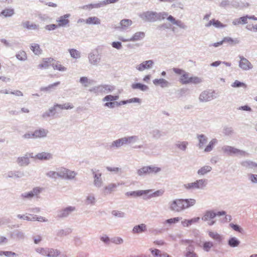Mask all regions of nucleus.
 I'll return each instance as SVG.
<instances>
[{
    "label": "nucleus",
    "mask_w": 257,
    "mask_h": 257,
    "mask_svg": "<svg viewBox=\"0 0 257 257\" xmlns=\"http://www.w3.org/2000/svg\"><path fill=\"white\" fill-rule=\"evenodd\" d=\"M196 203L194 199H176L169 203V208L173 212H181L194 206Z\"/></svg>",
    "instance_id": "1"
},
{
    "label": "nucleus",
    "mask_w": 257,
    "mask_h": 257,
    "mask_svg": "<svg viewBox=\"0 0 257 257\" xmlns=\"http://www.w3.org/2000/svg\"><path fill=\"white\" fill-rule=\"evenodd\" d=\"M158 21H162L166 19L170 23L173 25H176L179 28L186 30L187 26L185 25L183 22L179 20H176V19L168 14L166 12H162L158 13Z\"/></svg>",
    "instance_id": "2"
},
{
    "label": "nucleus",
    "mask_w": 257,
    "mask_h": 257,
    "mask_svg": "<svg viewBox=\"0 0 257 257\" xmlns=\"http://www.w3.org/2000/svg\"><path fill=\"white\" fill-rule=\"evenodd\" d=\"M162 171V168L155 165L143 166L137 170V174L140 177L147 175H157Z\"/></svg>",
    "instance_id": "3"
},
{
    "label": "nucleus",
    "mask_w": 257,
    "mask_h": 257,
    "mask_svg": "<svg viewBox=\"0 0 257 257\" xmlns=\"http://www.w3.org/2000/svg\"><path fill=\"white\" fill-rule=\"evenodd\" d=\"M57 178L65 180H73L75 178L77 173L73 171L63 167L56 169Z\"/></svg>",
    "instance_id": "4"
},
{
    "label": "nucleus",
    "mask_w": 257,
    "mask_h": 257,
    "mask_svg": "<svg viewBox=\"0 0 257 257\" xmlns=\"http://www.w3.org/2000/svg\"><path fill=\"white\" fill-rule=\"evenodd\" d=\"M222 151L227 155H236L238 157H245L248 154L244 151L241 150L230 146H224L222 148Z\"/></svg>",
    "instance_id": "5"
},
{
    "label": "nucleus",
    "mask_w": 257,
    "mask_h": 257,
    "mask_svg": "<svg viewBox=\"0 0 257 257\" xmlns=\"http://www.w3.org/2000/svg\"><path fill=\"white\" fill-rule=\"evenodd\" d=\"M115 89V87L112 85L103 84L95 86L89 90L96 94L104 93L108 94L113 92Z\"/></svg>",
    "instance_id": "6"
},
{
    "label": "nucleus",
    "mask_w": 257,
    "mask_h": 257,
    "mask_svg": "<svg viewBox=\"0 0 257 257\" xmlns=\"http://www.w3.org/2000/svg\"><path fill=\"white\" fill-rule=\"evenodd\" d=\"M158 13L152 11L144 12L139 15V17L144 21L155 22L158 21Z\"/></svg>",
    "instance_id": "7"
},
{
    "label": "nucleus",
    "mask_w": 257,
    "mask_h": 257,
    "mask_svg": "<svg viewBox=\"0 0 257 257\" xmlns=\"http://www.w3.org/2000/svg\"><path fill=\"white\" fill-rule=\"evenodd\" d=\"M217 97V95L214 91L205 90L200 93L199 100L201 102H205L215 99Z\"/></svg>",
    "instance_id": "8"
},
{
    "label": "nucleus",
    "mask_w": 257,
    "mask_h": 257,
    "mask_svg": "<svg viewBox=\"0 0 257 257\" xmlns=\"http://www.w3.org/2000/svg\"><path fill=\"white\" fill-rule=\"evenodd\" d=\"M42 190V189L40 187L34 188L30 191L22 193L20 198L23 200H31L33 197L38 196Z\"/></svg>",
    "instance_id": "9"
},
{
    "label": "nucleus",
    "mask_w": 257,
    "mask_h": 257,
    "mask_svg": "<svg viewBox=\"0 0 257 257\" xmlns=\"http://www.w3.org/2000/svg\"><path fill=\"white\" fill-rule=\"evenodd\" d=\"M240 164L241 167L245 171L255 172L257 168V163L251 160L242 161Z\"/></svg>",
    "instance_id": "10"
},
{
    "label": "nucleus",
    "mask_w": 257,
    "mask_h": 257,
    "mask_svg": "<svg viewBox=\"0 0 257 257\" xmlns=\"http://www.w3.org/2000/svg\"><path fill=\"white\" fill-rule=\"evenodd\" d=\"M88 59L90 64L97 66L101 61V56L97 51H92L88 54Z\"/></svg>",
    "instance_id": "11"
},
{
    "label": "nucleus",
    "mask_w": 257,
    "mask_h": 257,
    "mask_svg": "<svg viewBox=\"0 0 257 257\" xmlns=\"http://www.w3.org/2000/svg\"><path fill=\"white\" fill-rule=\"evenodd\" d=\"M240 60L239 61L238 66L242 70L247 71L253 68L252 64L242 56H238Z\"/></svg>",
    "instance_id": "12"
},
{
    "label": "nucleus",
    "mask_w": 257,
    "mask_h": 257,
    "mask_svg": "<svg viewBox=\"0 0 257 257\" xmlns=\"http://www.w3.org/2000/svg\"><path fill=\"white\" fill-rule=\"evenodd\" d=\"M75 211H76L75 207L69 206L59 210L58 212L57 216L59 218H66Z\"/></svg>",
    "instance_id": "13"
},
{
    "label": "nucleus",
    "mask_w": 257,
    "mask_h": 257,
    "mask_svg": "<svg viewBox=\"0 0 257 257\" xmlns=\"http://www.w3.org/2000/svg\"><path fill=\"white\" fill-rule=\"evenodd\" d=\"M154 65V62L152 60L143 61L141 64L137 65L136 68L139 71L142 72L146 69H151Z\"/></svg>",
    "instance_id": "14"
},
{
    "label": "nucleus",
    "mask_w": 257,
    "mask_h": 257,
    "mask_svg": "<svg viewBox=\"0 0 257 257\" xmlns=\"http://www.w3.org/2000/svg\"><path fill=\"white\" fill-rule=\"evenodd\" d=\"M6 179H19L24 176L23 172L19 170L10 171L4 175Z\"/></svg>",
    "instance_id": "15"
},
{
    "label": "nucleus",
    "mask_w": 257,
    "mask_h": 257,
    "mask_svg": "<svg viewBox=\"0 0 257 257\" xmlns=\"http://www.w3.org/2000/svg\"><path fill=\"white\" fill-rule=\"evenodd\" d=\"M185 243L188 244L189 245L184 252L185 257H197L196 253L194 251V247L193 244V241L186 240L185 241Z\"/></svg>",
    "instance_id": "16"
},
{
    "label": "nucleus",
    "mask_w": 257,
    "mask_h": 257,
    "mask_svg": "<svg viewBox=\"0 0 257 257\" xmlns=\"http://www.w3.org/2000/svg\"><path fill=\"white\" fill-rule=\"evenodd\" d=\"M151 190H138L134 191L127 192L125 193V195L127 197H132L133 198H137L144 196L149 193Z\"/></svg>",
    "instance_id": "17"
},
{
    "label": "nucleus",
    "mask_w": 257,
    "mask_h": 257,
    "mask_svg": "<svg viewBox=\"0 0 257 257\" xmlns=\"http://www.w3.org/2000/svg\"><path fill=\"white\" fill-rule=\"evenodd\" d=\"M16 162L20 167H26L28 166L30 163V160L29 158L28 153L23 156L18 157Z\"/></svg>",
    "instance_id": "18"
},
{
    "label": "nucleus",
    "mask_w": 257,
    "mask_h": 257,
    "mask_svg": "<svg viewBox=\"0 0 257 257\" xmlns=\"http://www.w3.org/2000/svg\"><path fill=\"white\" fill-rule=\"evenodd\" d=\"M193 183L194 190H203L207 184V180L205 179H199L193 182Z\"/></svg>",
    "instance_id": "19"
},
{
    "label": "nucleus",
    "mask_w": 257,
    "mask_h": 257,
    "mask_svg": "<svg viewBox=\"0 0 257 257\" xmlns=\"http://www.w3.org/2000/svg\"><path fill=\"white\" fill-rule=\"evenodd\" d=\"M153 84L156 86H160L161 88H166L170 86L171 83L163 78L155 79L153 81Z\"/></svg>",
    "instance_id": "20"
},
{
    "label": "nucleus",
    "mask_w": 257,
    "mask_h": 257,
    "mask_svg": "<svg viewBox=\"0 0 257 257\" xmlns=\"http://www.w3.org/2000/svg\"><path fill=\"white\" fill-rule=\"evenodd\" d=\"M57 106H55V104L53 107H50L48 110L44 112L42 117L44 119H46L48 117H54L56 114Z\"/></svg>",
    "instance_id": "21"
},
{
    "label": "nucleus",
    "mask_w": 257,
    "mask_h": 257,
    "mask_svg": "<svg viewBox=\"0 0 257 257\" xmlns=\"http://www.w3.org/2000/svg\"><path fill=\"white\" fill-rule=\"evenodd\" d=\"M35 157L41 161H48L52 159L53 155L50 153L44 152L37 154Z\"/></svg>",
    "instance_id": "22"
},
{
    "label": "nucleus",
    "mask_w": 257,
    "mask_h": 257,
    "mask_svg": "<svg viewBox=\"0 0 257 257\" xmlns=\"http://www.w3.org/2000/svg\"><path fill=\"white\" fill-rule=\"evenodd\" d=\"M119 185V183H110L103 188L102 193L105 195L110 194L112 192L114 191V189L118 187Z\"/></svg>",
    "instance_id": "23"
},
{
    "label": "nucleus",
    "mask_w": 257,
    "mask_h": 257,
    "mask_svg": "<svg viewBox=\"0 0 257 257\" xmlns=\"http://www.w3.org/2000/svg\"><path fill=\"white\" fill-rule=\"evenodd\" d=\"M70 14H67L61 16L57 20V22L59 23V27H65L69 23V21L68 19L70 17Z\"/></svg>",
    "instance_id": "24"
},
{
    "label": "nucleus",
    "mask_w": 257,
    "mask_h": 257,
    "mask_svg": "<svg viewBox=\"0 0 257 257\" xmlns=\"http://www.w3.org/2000/svg\"><path fill=\"white\" fill-rule=\"evenodd\" d=\"M49 132L47 130L44 128H40L36 130L34 132V139L44 138L47 137Z\"/></svg>",
    "instance_id": "25"
},
{
    "label": "nucleus",
    "mask_w": 257,
    "mask_h": 257,
    "mask_svg": "<svg viewBox=\"0 0 257 257\" xmlns=\"http://www.w3.org/2000/svg\"><path fill=\"white\" fill-rule=\"evenodd\" d=\"M211 26H213L216 28H223L225 27L226 25L221 23L218 20L213 19L210 20L207 23L205 24V26L206 28L210 27Z\"/></svg>",
    "instance_id": "26"
},
{
    "label": "nucleus",
    "mask_w": 257,
    "mask_h": 257,
    "mask_svg": "<svg viewBox=\"0 0 257 257\" xmlns=\"http://www.w3.org/2000/svg\"><path fill=\"white\" fill-rule=\"evenodd\" d=\"M84 202L85 204L86 205H94L96 202V199L95 196V195L93 193L88 194L86 196Z\"/></svg>",
    "instance_id": "27"
},
{
    "label": "nucleus",
    "mask_w": 257,
    "mask_h": 257,
    "mask_svg": "<svg viewBox=\"0 0 257 257\" xmlns=\"http://www.w3.org/2000/svg\"><path fill=\"white\" fill-rule=\"evenodd\" d=\"M93 174L94 178V186L97 188L101 187L103 185V181L101 178V174L93 173Z\"/></svg>",
    "instance_id": "28"
},
{
    "label": "nucleus",
    "mask_w": 257,
    "mask_h": 257,
    "mask_svg": "<svg viewBox=\"0 0 257 257\" xmlns=\"http://www.w3.org/2000/svg\"><path fill=\"white\" fill-rule=\"evenodd\" d=\"M133 22L130 19H123L120 21L119 23V26L116 28L120 29L121 30H127L132 25Z\"/></svg>",
    "instance_id": "29"
},
{
    "label": "nucleus",
    "mask_w": 257,
    "mask_h": 257,
    "mask_svg": "<svg viewBox=\"0 0 257 257\" xmlns=\"http://www.w3.org/2000/svg\"><path fill=\"white\" fill-rule=\"evenodd\" d=\"M216 216V212L213 210L206 211L203 217L202 220L204 221L207 222L214 219Z\"/></svg>",
    "instance_id": "30"
},
{
    "label": "nucleus",
    "mask_w": 257,
    "mask_h": 257,
    "mask_svg": "<svg viewBox=\"0 0 257 257\" xmlns=\"http://www.w3.org/2000/svg\"><path fill=\"white\" fill-rule=\"evenodd\" d=\"M125 144L126 142L124 137H123L113 141L110 145V148L118 149Z\"/></svg>",
    "instance_id": "31"
},
{
    "label": "nucleus",
    "mask_w": 257,
    "mask_h": 257,
    "mask_svg": "<svg viewBox=\"0 0 257 257\" xmlns=\"http://www.w3.org/2000/svg\"><path fill=\"white\" fill-rule=\"evenodd\" d=\"M147 230V225L145 224L142 223L135 226L132 230L133 233H141L145 232Z\"/></svg>",
    "instance_id": "32"
},
{
    "label": "nucleus",
    "mask_w": 257,
    "mask_h": 257,
    "mask_svg": "<svg viewBox=\"0 0 257 257\" xmlns=\"http://www.w3.org/2000/svg\"><path fill=\"white\" fill-rule=\"evenodd\" d=\"M212 170V167L209 165H205L201 167L197 171V174L200 176H204Z\"/></svg>",
    "instance_id": "33"
},
{
    "label": "nucleus",
    "mask_w": 257,
    "mask_h": 257,
    "mask_svg": "<svg viewBox=\"0 0 257 257\" xmlns=\"http://www.w3.org/2000/svg\"><path fill=\"white\" fill-rule=\"evenodd\" d=\"M192 76H190L189 73L185 72L180 78V81L183 84H187L191 83V78Z\"/></svg>",
    "instance_id": "34"
},
{
    "label": "nucleus",
    "mask_w": 257,
    "mask_h": 257,
    "mask_svg": "<svg viewBox=\"0 0 257 257\" xmlns=\"http://www.w3.org/2000/svg\"><path fill=\"white\" fill-rule=\"evenodd\" d=\"M131 87L133 89H139L144 92L147 91L149 89L147 85L141 83H133Z\"/></svg>",
    "instance_id": "35"
},
{
    "label": "nucleus",
    "mask_w": 257,
    "mask_h": 257,
    "mask_svg": "<svg viewBox=\"0 0 257 257\" xmlns=\"http://www.w3.org/2000/svg\"><path fill=\"white\" fill-rule=\"evenodd\" d=\"M23 28L28 30H37L38 29L39 26L35 24L31 23L30 21H26L22 23Z\"/></svg>",
    "instance_id": "36"
},
{
    "label": "nucleus",
    "mask_w": 257,
    "mask_h": 257,
    "mask_svg": "<svg viewBox=\"0 0 257 257\" xmlns=\"http://www.w3.org/2000/svg\"><path fill=\"white\" fill-rule=\"evenodd\" d=\"M100 20L96 17H90L85 20V23L88 25H100Z\"/></svg>",
    "instance_id": "37"
},
{
    "label": "nucleus",
    "mask_w": 257,
    "mask_h": 257,
    "mask_svg": "<svg viewBox=\"0 0 257 257\" xmlns=\"http://www.w3.org/2000/svg\"><path fill=\"white\" fill-rule=\"evenodd\" d=\"M200 220V217H197L193 218L191 219H185L184 220L181 222V224L184 227H189L192 223H197Z\"/></svg>",
    "instance_id": "38"
},
{
    "label": "nucleus",
    "mask_w": 257,
    "mask_h": 257,
    "mask_svg": "<svg viewBox=\"0 0 257 257\" xmlns=\"http://www.w3.org/2000/svg\"><path fill=\"white\" fill-rule=\"evenodd\" d=\"M197 139L199 141L198 147L199 149H202L207 142V138L204 135L201 134L197 136Z\"/></svg>",
    "instance_id": "39"
},
{
    "label": "nucleus",
    "mask_w": 257,
    "mask_h": 257,
    "mask_svg": "<svg viewBox=\"0 0 257 257\" xmlns=\"http://www.w3.org/2000/svg\"><path fill=\"white\" fill-rule=\"evenodd\" d=\"M60 82L58 81L53 84L49 85L47 87H42L40 88V90L50 92L53 90H55L56 87L60 84Z\"/></svg>",
    "instance_id": "40"
},
{
    "label": "nucleus",
    "mask_w": 257,
    "mask_h": 257,
    "mask_svg": "<svg viewBox=\"0 0 257 257\" xmlns=\"http://www.w3.org/2000/svg\"><path fill=\"white\" fill-rule=\"evenodd\" d=\"M52 67L54 70H57L60 72H65L67 70V68L62 65L59 61H55L53 63Z\"/></svg>",
    "instance_id": "41"
},
{
    "label": "nucleus",
    "mask_w": 257,
    "mask_h": 257,
    "mask_svg": "<svg viewBox=\"0 0 257 257\" xmlns=\"http://www.w3.org/2000/svg\"><path fill=\"white\" fill-rule=\"evenodd\" d=\"M102 7H103V5L102 4V2H100L98 3L91 4H89V5L83 6L82 7V9H83V10H87V9L92 10L93 9L100 8Z\"/></svg>",
    "instance_id": "42"
},
{
    "label": "nucleus",
    "mask_w": 257,
    "mask_h": 257,
    "mask_svg": "<svg viewBox=\"0 0 257 257\" xmlns=\"http://www.w3.org/2000/svg\"><path fill=\"white\" fill-rule=\"evenodd\" d=\"M218 143V141L216 139H212L208 144V145L206 147V148L204 149L205 152H211L214 147L217 145Z\"/></svg>",
    "instance_id": "43"
},
{
    "label": "nucleus",
    "mask_w": 257,
    "mask_h": 257,
    "mask_svg": "<svg viewBox=\"0 0 257 257\" xmlns=\"http://www.w3.org/2000/svg\"><path fill=\"white\" fill-rule=\"evenodd\" d=\"M240 241L235 237H231L228 240V244L231 247H235L239 245Z\"/></svg>",
    "instance_id": "44"
},
{
    "label": "nucleus",
    "mask_w": 257,
    "mask_h": 257,
    "mask_svg": "<svg viewBox=\"0 0 257 257\" xmlns=\"http://www.w3.org/2000/svg\"><path fill=\"white\" fill-rule=\"evenodd\" d=\"M126 144L132 145L136 143L139 140V138L138 136H132L127 137H124Z\"/></svg>",
    "instance_id": "45"
},
{
    "label": "nucleus",
    "mask_w": 257,
    "mask_h": 257,
    "mask_svg": "<svg viewBox=\"0 0 257 257\" xmlns=\"http://www.w3.org/2000/svg\"><path fill=\"white\" fill-rule=\"evenodd\" d=\"M145 37V33L143 32H138L136 33L132 37L130 38L131 41H137L140 40Z\"/></svg>",
    "instance_id": "46"
},
{
    "label": "nucleus",
    "mask_w": 257,
    "mask_h": 257,
    "mask_svg": "<svg viewBox=\"0 0 257 257\" xmlns=\"http://www.w3.org/2000/svg\"><path fill=\"white\" fill-rule=\"evenodd\" d=\"M68 51L70 54L71 57L75 59H79L81 57L80 52L75 49H69Z\"/></svg>",
    "instance_id": "47"
},
{
    "label": "nucleus",
    "mask_w": 257,
    "mask_h": 257,
    "mask_svg": "<svg viewBox=\"0 0 257 257\" xmlns=\"http://www.w3.org/2000/svg\"><path fill=\"white\" fill-rule=\"evenodd\" d=\"M60 254V251L56 249L48 248L47 257H57Z\"/></svg>",
    "instance_id": "48"
},
{
    "label": "nucleus",
    "mask_w": 257,
    "mask_h": 257,
    "mask_svg": "<svg viewBox=\"0 0 257 257\" xmlns=\"http://www.w3.org/2000/svg\"><path fill=\"white\" fill-rule=\"evenodd\" d=\"M209 236L216 241L220 242L222 240L221 236L217 232L209 231Z\"/></svg>",
    "instance_id": "49"
},
{
    "label": "nucleus",
    "mask_w": 257,
    "mask_h": 257,
    "mask_svg": "<svg viewBox=\"0 0 257 257\" xmlns=\"http://www.w3.org/2000/svg\"><path fill=\"white\" fill-rule=\"evenodd\" d=\"M80 83L84 87H88L92 83V80L88 79L87 77H81L79 79Z\"/></svg>",
    "instance_id": "50"
},
{
    "label": "nucleus",
    "mask_w": 257,
    "mask_h": 257,
    "mask_svg": "<svg viewBox=\"0 0 257 257\" xmlns=\"http://www.w3.org/2000/svg\"><path fill=\"white\" fill-rule=\"evenodd\" d=\"M151 134L153 138L156 140H158L163 136V133L158 129L153 130Z\"/></svg>",
    "instance_id": "51"
},
{
    "label": "nucleus",
    "mask_w": 257,
    "mask_h": 257,
    "mask_svg": "<svg viewBox=\"0 0 257 257\" xmlns=\"http://www.w3.org/2000/svg\"><path fill=\"white\" fill-rule=\"evenodd\" d=\"M31 49L35 55H39L41 53V50L39 45L38 44L33 43L31 46Z\"/></svg>",
    "instance_id": "52"
},
{
    "label": "nucleus",
    "mask_w": 257,
    "mask_h": 257,
    "mask_svg": "<svg viewBox=\"0 0 257 257\" xmlns=\"http://www.w3.org/2000/svg\"><path fill=\"white\" fill-rule=\"evenodd\" d=\"M222 133L225 136H231L234 134V130L232 127L225 126L223 128Z\"/></svg>",
    "instance_id": "53"
},
{
    "label": "nucleus",
    "mask_w": 257,
    "mask_h": 257,
    "mask_svg": "<svg viewBox=\"0 0 257 257\" xmlns=\"http://www.w3.org/2000/svg\"><path fill=\"white\" fill-rule=\"evenodd\" d=\"M55 106H57V108H59L61 109H71L74 107L73 105L70 103H66L63 104L57 103L55 104Z\"/></svg>",
    "instance_id": "54"
},
{
    "label": "nucleus",
    "mask_w": 257,
    "mask_h": 257,
    "mask_svg": "<svg viewBox=\"0 0 257 257\" xmlns=\"http://www.w3.org/2000/svg\"><path fill=\"white\" fill-rule=\"evenodd\" d=\"M181 219V218L178 217L168 219L164 222V224H168L169 226H171L172 224L179 222Z\"/></svg>",
    "instance_id": "55"
},
{
    "label": "nucleus",
    "mask_w": 257,
    "mask_h": 257,
    "mask_svg": "<svg viewBox=\"0 0 257 257\" xmlns=\"http://www.w3.org/2000/svg\"><path fill=\"white\" fill-rule=\"evenodd\" d=\"M14 10L13 9H7L2 11L1 14L5 17H10L14 14Z\"/></svg>",
    "instance_id": "56"
},
{
    "label": "nucleus",
    "mask_w": 257,
    "mask_h": 257,
    "mask_svg": "<svg viewBox=\"0 0 257 257\" xmlns=\"http://www.w3.org/2000/svg\"><path fill=\"white\" fill-rule=\"evenodd\" d=\"M35 251L38 253H39L44 256L47 257V252L48 251V247H37L35 249Z\"/></svg>",
    "instance_id": "57"
},
{
    "label": "nucleus",
    "mask_w": 257,
    "mask_h": 257,
    "mask_svg": "<svg viewBox=\"0 0 257 257\" xmlns=\"http://www.w3.org/2000/svg\"><path fill=\"white\" fill-rule=\"evenodd\" d=\"M257 170V168H256ZM248 181L252 184H257V174L253 173H248L247 174Z\"/></svg>",
    "instance_id": "58"
},
{
    "label": "nucleus",
    "mask_w": 257,
    "mask_h": 257,
    "mask_svg": "<svg viewBox=\"0 0 257 257\" xmlns=\"http://www.w3.org/2000/svg\"><path fill=\"white\" fill-rule=\"evenodd\" d=\"M188 145V143L186 141L183 142H179L178 143L176 144V147L180 149V150H182L183 151H185L187 146Z\"/></svg>",
    "instance_id": "59"
},
{
    "label": "nucleus",
    "mask_w": 257,
    "mask_h": 257,
    "mask_svg": "<svg viewBox=\"0 0 257 257\" xmlns=\"http://www.w3.org/2000/svg\"><path fill=\"white\" fill-rule=\"evenodd\" d=\"M213 246V243L212 241H205L203 243L202 247L204 250L208 252L211 248Z\"/></svg>",
    "instance_id": "60"
},
{
    "label": "nucleus",
    "mask_w": 257,
    "mask_h": 257,
    "mask_svg": "<svg viewBox=\"0 0 257 257\" xmlns=\"http://www.w3.org/2000/svg\"><path fill=\"white\" fill-rule=\"evenodd\" d=\"M13 236L18 239H23L25 238V233L22 231L16 230L13 233Z\"/></svg>",
    "instance_id": "61"
},
{
    "label": "nucleus",
    "mask_w": 257,
    "mask_h": 257,
    "mask_svg": "<svg viewBox=\"0 0 257 257\" xmlns=\"http://www.w3.org/2000/svg\"><path fill=\"white\" fill-rule=\"evenodd\" d=\"M222 42H227L231 44H238L239 43V41L237 39H233L232 38L226 37L223 38L222 40Z\"/></svg>",
    "instance_id": "62"
},
{
    "label": "nucleus",
    "mask_w": 257,
    "mask_h": 257,
    "mask_svg": "<svg viewBox=\"0 0 257 257\" xmlns=\"http://www.w3.org/2000/svg\"><path fill=\"white\" fill-rule=\"evenodd\" d=\"M70 229H67L66 230L60 229L57 231V235L59 236H66L71 232Z\"/></svg>",
    "instance_id": "63"
},
{
    "label": "nucleus",
    "mask_w": 257,
    "mask_h": 257,
    "mask_svg": "<svg viewBox=\"0 0 257 257\" xmlns=\"http://www.w3.org/2000/svg\"><path fill=\"white\" fill-rule=\"evenodd\" d=\"M152 254L155 257H162V251L158 249H150Z\"/></svg>",
    "instance_id": "64"
}]
</instances>
